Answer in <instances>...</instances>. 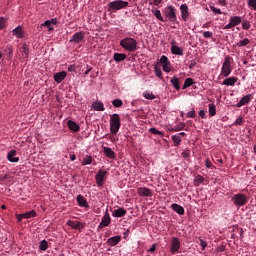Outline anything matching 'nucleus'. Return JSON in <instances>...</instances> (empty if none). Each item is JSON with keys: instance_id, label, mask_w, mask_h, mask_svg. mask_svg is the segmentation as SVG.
I'll list each match as a JSON object with an SVG mask.
<instances>
[{"instance_id": "48", "label": "nucleus", "mask_w": 256, "mask_h": 256, "mask_svg": "<svg viewBox=\"0 0 256 256\" xmlns=\"http://www.w3.org/2000/svg\"><path fill=\"white\" fill-rule=\"evenodd\" d=\"M244 123H245V120H244L241 116H239V117L234 121L233 125L237 127V125H243Z\"/></svg>"}, {"instance_id": "36", "label": "nucleus", "mask_w": 256, "mask_h": 256, "mask_svg": "<svg viewBox=\"0 0 256 256\" xmlns=\"http://www.w3.org/2000/svg\"><path fill=\"white\" fill-rule=\"evenodd\" d=\"M209 108V116L210 117H215V115H217V106H215V104H209L208 105Z\"/></svg>"}, {"instance_id": "15", "label": "nucleus", "mask_w": 256, "mask_h": 256, "mask_svg": "<svg viewBox=\"0 0 256 256\" xmlns=\"http://www.w3.org/2000/svg\"><path fill=\"white\" fill-rule=\"evenodd\" d=\"M111 224V216L109 215V212H106L104 216L102 217V220L98 226L100 229H104V227H109Z\"/></svg>"}, {"instance_id": "45", "label": "nucleus", "mask_w": 256, "mask_h": 256, "mask_svg": "<svg viewBox=\"0 0 256 256\" xmlns=\"http://www.w3.org/2000/svg\"><path fill=\"white\" fill-rule=\"evenodd\" d=\"M154 73H155L156 77H158L159 79H163V71H161V68L155 66Z\"/></svg>"}, {"instance_id": "5", "label": "nucleus", "mask_w": 256, "mask_h": 256, "mask_svg": "<svg viewBox=\"0 0 256 256\" xmlns=\"http://www.w3.org/2000/svg\"><path fill=\"white\" fill-rule=\"evenodd\" d=\"M232 202L235 207H243L244 205H247V195L243 193L234 194L232 196Z\"/></svg>"}, {"instance_id": "16", "label": "nucleus", "mask_w": 256, "mask_h": 256, "mask_svg": "<svg viewBox=\"0 0 256 256\" xmlns=\"http://www.w3.org/2000/svg\"><path fill=\"white\" fill-rule=\"evenodd\" d=\"M137 193L140 197H152L153 196L151 189H149L147 187H139L137 189Z\"/></svg>"}, {"instance_id": "28", "label": "nucleus", "mask_w": 256, "mask_h": 256, "mask_svg": "<svg viewBox=\"0 0 256 256\" xmlns=\"http://www.w3.org/2000/svg\"><path fill=\"white\" fill-rule=\"evenodd\" d=\"M94 111H105V105L101 101H96L92 104Z\"/></svg>"}, {"instance_id": "29", "label": "nucleus", "mask_w": 256, "mask_h": 256, "mask_svg": "<svg viewBox=\"0 0 256 256\" xmlns=\"http://www.w3.org/2000/svg\"><path fill=\"white\" fill-rule=\"evenodd\" d=\"M120 241H121V236H114L109 238L107 240V243L108 245H110V247H115V245H117Z\"/></svg>"}, {"instance_id": "44", "label": "nucleus", "mask_w": 256, "mask_h": 256, "mask_svg": "<svg viewBox=\"0 0 256 256\" xmlns=\"http://www.w3.org/2000/svg\"><path fill=\"white\" fill-rule=\"evenodd\" d=\"M7 27V18L0 17V31H3Z\"/></svg>"}, {"instance_id": "32", "label": "nucleus", "mask_w": 256, "mask_h": 256, "mask_svg": "<svg viewBox=\"0 0 256 256\" xmlns=\"http://www.w3.org/2000/svg\"><path fill=\"white\" fill-rule=\"evenodd\" d=\"M171 138L174 143V147H179L181 145V141H183V138L178 134L172 135Z\"/></svg>"}, {"instance_id": "23", "label": "nucleus", "mask_w": 256, "mask_h": 256, "mask_svg": "<svg viewBox=\"0 0 256 256\" xmlns=\"http://www.w3.org/2000/svg\"><path fill=\"white\" fill-rule=\"evenodd\" d=\"M67 77L66 71L57 72L54 74L55 83H61Z\"/></svg>"}, {"instance_id": "42", "label": "nucleus", "mask_w": 256, "mask_h": 256, "mask_svg": "<svg viewBox=\"0 0 256 256\" xmlns=\"http://www.w3.org/2000/svg\"><path fill=\"white\" fill-rule=\"evenodd\" d=\"M91 163H93V157L89 155L85 156L82 161V165H91Z\"/></svg>"}, {"instance_id": "47", "label": "nucleus", "mask_w": 256, "mask_h": 256, "mask_svg": "<svg viewBox=\"0 0 256 256\" xmlns=\"http://www.w3.org/2000/svg\"><path fill=\"white\" fill-rule=\"evenodd\" d=\"M113 107H123V100L121 99H114L112 101Z\"/></svg>"}, {"instance_id": "25", "label": "nucleus", "mask_w": 256, "mask_h": 256, "mask_svg": "<svg viewBox=\"0 0 256 256\" xmlns=\"http://www.w3.org/2000/svg\"><path fill=\"white\" fill-rule=\"evenodd\" d=\"M171 208L173 211H175V213H178V215H185V208H183V206L174 203L171 205Z\"/></svg>"}, {"instance_id": "21", "label": "nucleus", "mask_w": 256, "mask_h": 256, "mask_svg": "<svg viewBox=\"0 0 256 256\" xmlns=\"http://www.w3.org/2000/svg\"><path fill=\"white\" fill-rule=\"evenodd\" d=\"M238 79L235 76L228 77L223 80L222 85H225L226 87H233L235 86V83H237Z\"/></svg>"}, {"instance_id": "22", "label": "nucleus", "mask_w": 256, "mask_h": 256, "mask_svg": "<svg viewBox=\"0 0 256 256\" xmlns=\"http://www.w3.org/2000/svg\"><path fill=\"white\" fill-rule=\"evenodd\" d=\"M7 159L8 161H10V163H19V157H17V150H11L10 152H8Z\"/></svg>"}, {"instance_id": "55", "label": "nucleus", "mask_w": 256, "mask_h": 256, "mask_svg": "<svg viewBox=\"0 0 256 256\" xmlns=\"http://www.w3.org/2000/svg\"><path fill=\"white\" fill-rule=\"evenodd\" d=\"M205 166L207 169H211V167H213V162H211V160L209 158H207L205 160Z\"/></svg>"}, {"instance_id": "54", "label": "nucleus", "mask_w": 256, "mask_h": 256, "mask_svg": "<svg viewBox=\"0 0 256 256\" xmlns=\"http://www.w3.org/2000/svg\"><path fill=\"white\" fill-rule=\"evenodd\" d=\"M248 7H251L254 11H256V0H248Z\"/></svg>"}, {"instance_id": "64", "label": "nucleus", "mask_w": 256, "mask_h": 256, "mask_svg": "<svg viewBox=\"0 0 256 256\" xmlns=\"http://www.w3.org/2000/svg\"><path fill=\"white\" fill-rule=\"evenodd\" d=\"M68 71H69L70 73H74V71H76L75 66H74V65L68 66Z\"/></svg>"}, {"instance_id": "60", "label": "nucleus", "mask_w": 256, "mask_h": 256, "mask_svg": "<svg viewBox=\"0 0 256 256\" xmlns=\"http://www.w3.org/2000/svg\"><path fill=\"white\" fill-rule=\"evenodd\" d=\"M198 115H199V117H201V119H205V117H206L205 110H200L198 112Z\"/></svg>"}, {"instance_id": "37", "label": "nucleus", "mask_w": 256, "mask_h": 256, "mask_svg": "<svg viewBox=\"0 0 256 256\" xmlns=\"http://www.w3.org/2000/svg\"><path fill=\"white\" fill-rule=\"evenodd\" d=\"M249 43H251V40H249V38H244L236 43V47H247Z\"/></svg>"}, {"instance_id": "11", "label": "nucleus", "mask_w": 256, "mask_h": 256, "mask_svg": "<svg viewBox=\"0 0 256 256\" xmlns=\"http://www.w3.org/2000/svg\"><path fill=\"white\" fill-rule=\"evenodd\" d=\"M241 16H233L230 18V22L224 26L223 29H233V27H237V25H241Z\"/></svg>"}, {"instance_id": "39", "label": "nucleus", "mask_w": 256, "mask_h": 256, "mask_svg": "<svg viewBox=\"0 0 256 256\" xmlns=\"http://www.w3.org/2000/svg\"><path fill=\"white\" fill-rule=\"evenodd\" d=\"M194 83L195 81L193 80V78H186L182 89H187L188 87H191V85H193Z\"/></svg>"}, {"instance_id": "8", "label": "nucleus", "mask_w": 256, "mask_h": 256, "mask_svg": "<svg viewBox=\"0 0 256 256\" xmlns=\"http://www.w3.org/2000/svg\"><path fill=\"white\" fill-rule=\"evenodd\" d=\"M160 63L162 65L164 73H171V61H169V58H167V56L162 55L160 58Z\"/></svg>"}, {"instance_id": "41", "label": "nucleus", "mask_w": 256, "mask_h": 256, "mask_svg": "<svg viewBox=\"0 0 256 256\" xmlns=\"http://www.w3.org/2000/svg\"><path fill=\"white\" fill-rule=\"evenodd\" d=\"M225 249H227V246L225 245V243H221L215 248V253H223Z\"/></svg>"}, {"instance_id": "17", "label": "nucleus", "mask_w": 256, "mask_h": 256, "mask_svg": "<svg viewBox=\"0 0 256 256\" xmlns=\"http://www.w3.org/2000/svg\"><path fill=\"white\" fill-rule=\"evenodd\" d=\"M12 34L16 39H23V37H25V31H23V26H18L13 29Z\"/></svg>"}, {"instance_id": "18", "label": "nucleus", "mask_w": 256, "mask_h": 256, "mask_svg": "<svg viewBox=\"0 0 256 256\" xmlns=\"http://www.w3.org/2000/svg\"><path fill=\"white\" fill-rule=\"evenodd\" d=\"M67 126L68 129H70V131H73L74 133H79V131H81V126H79V124H77V122L73 120H68Z\"/></svg>"}, {"instance_id": "59", "label": "nucleus", "mask_w": 256, "mask_h": 256, "mask_svg": "<svg viewBox=\"0 0 256 256\" xmlns=\"http://www.w3.org/2000/svg\"><path fill=\"white\" fill-rule=\"evenodd\" d=\"M16 219H17L18 223H21V221H23V219H25V215L24 214H16Z\"/></svg>"}, {"instance_id": "33", "label": "nucleus", "mask_w": 256, "mask_h": 256, "mask_svg": "<svg viewBox=\"0 0 256 256\" xmlns=\"http://www.w3.org/2000/svg\"><path fill=\"white\" fill-rule=\"evenodd\" d=\"M143 97L148 101H153V99H157V96H155V94H153V92L149 90H146L145 92H143Z\"/></svg>"}, {"instance_id": "46", "label": "nucleus", "mask_w": 256, "mask_h": 256, "mask_svg": "<svg viewBox=\"0 0 256 256\" xmlns=\"http://www.w3.org/2000/svg\"><path fill=\"white\" fill-rule=\"evenodd\" d=\"M150 133H152V135H160V137H163V135H165L162 131L157 130V128L152 127L149 129Z\"/></svg>"}, {"instance_id": "57", "label": "nucleus", "mask_w": 256, "mask_h": 256, "mask_svg": "<svg viewBox=\"0 0 256 256\" xmlns=\"http://www.w3.org/2000/svg\"><path fill=\"white\" fill-rule=\"evenodd\" d=\"M200 245L202 247V251H205V249L207 248V241L200 239Z\"/></svg>"}, {"instance_id": "20", "label": "nucleus", "mask_w": 256, "mask_h": 256, "mask_svg": "<svg viewBox=\"0 0 256 256\" xmlns=\"http://www.w3.org/2000/svg\"><path fill=\"white\" fill-rule=\"evenodd\" d=\"M83 39H85V33L84 32H76L72 36L70 43H81Z\"/></svg>"}, {"instance_id": "10", "label": "nucleus", "mask_w": 256, "mask_h": 256, "mask_svg": "<svg viewBox=\"0 0 256 256\" xmlns=\"http://www.w3.org/2000/svg\"><path fill=\"white\" fill-rule=\"evenodd\" d=\"M170 51H171L172 55H178L180 57H183V55H184L183 48L180 46H177V41H175V40H173L171 42Z\"/></svg>"}, {"instance_id": "1", "label": "nucleus", "mask_w": 256, "mask_h": 256, "mask_svg": "<svg viewBox=\"0 0 256 256\" xmlns=\"http://www.w3.org/2000/svg\"><path fill=\"white\" fill-rule=\"evenodd\" d=\"M137 40L131 37H125L120 41V47L124 49V51H129L130 53H135L137 51Z\"/></svg>"}, {"instance_id": "50", "label": "nucleus", "mask_w": 256, "mask_h": 256, "mask_svg": "<svg viewBox=\"0 0 256 256\" xmlns=\"http://www.w3.org/2000/svg\"><path fill=\"white\" fill-rule=\"evenodd\" d=\"M210 10L212 11V13H215L216 15H222L223 14L221 9L216 8L215 6H210Z\"/></svg>"}, {"instance_id": "43", "label": "nucleus", "mask_w": 256, "mask_h": 256, "mask_svg": "<svg viewBox=\"0 0 256 256\" xmlns=\"http://www.w3.org/2000/svg\"><path fill=\"white\" fill-rule=\"evenodd\" d=\"M183 129H185V122H179L175 128L172 129V131H183Z\"/></svg>"}, {"instance_id": "34", "label": "nucleus", "mask_w": 256, "mask_h": 256, "mask_svg": "<svg viewBox=\"0 0 256 256\" xmlns=\"http://www.w3.org/2000/svg\"><path fill=\"white\" fill-rule=\"evenodd\" d=\"M170 83L171 85H173L176 91H179L181 89V86L179 85V78H177V76L172 77Z\"/></svg>"}, {"instance_id": "38", "label": "nucleus", "mask_w": 256, "mask_h": 256, "mask_svg": "<svg viewBox=\"0 0 256 256\" xmlns=\"http://www.w3.org/2000/svg\"><path fill=\"white\" fill-rule=\"evenodd\" d=\"M33 217H37V212L35 210L24 213V219H33Z\"/></svg>"}, {"instance_id": "19", "label": "nucleus", "mask_w": 256, "mask_h": 256, "mask_svg": "<svg viewBox=\"0 0 256 256\" xmlns=\"http://www.w3.org/2000/svg\"><path fill=\"white\" fill-rule=\"evenodd\" d=\"M180 12L182 20L187 21V19H189V6H187V4H182L180 6Z\"/></svg>"}, {"instance_id": "58", "label": "nucleus", "mask_w": 256, "mask_h": 256, "mask_svg": "<svg viewBox=\"0 0 256 256\" xmlns=\"http://www.w3.org/2000/svg\"><path fill=\"white\" fill-rule=\"evenodd\" d=\"M5 53H7L8 55H13V47L7 46L5 48Z\"/></svg>"}, {"instance_id": "6", "label": "nucleus", "mask_w": 256, "mask_h": 256, "mask_svg": "<svg viewBox=\"0 0 256 256\" xmlns=\"http://www.w3.org/2000/svg\"><path fill=\"white\" fill-rule=\"evenodd\" d=\"M164 15L170 23H175L177 21V13L175 12V7L173 6H168L167 11L164 12Z\"/></svg>"}, {"instance_id": "4", "label": "nucleus", "mask_w": 256, "mask_h": 256, "mask_svg": "<svg viewBox=\"0 0 256 256\" xmlns=\"http://www.w3.org/2000/svg\"><path fill=\"white\" fill-rule=\"evenodd\" d=\"M125 7H129V2L123 0H115L108 4L109 11H119Z\"/></svg>"}, {"instance_id": "53", "label": "nucleus", "mask_w": 256, "mask_h": 256, "mask_svg": "<svg viewBox=\"0 0 256 256\" xmlns=\"http://www.w3.org/2000/svg\"><path fill=\"white\" fill-rule=\"evenodd\" d=\"M186 117L188 119H195V109H192L191 111L187 112Z\"/></svg>"}, {"instance_id": "56", "label": "nucleus", "mask_w": 256, "mask_h": 256, "mask_svg": "<svg viewBox=\"0 0 256 256\" xmlns=\"http://www.w3.org/2000/svg\"><path fill=\"white\" fill-rule=\"evenodd\" d=\"M242 29H244L245 31L251 29V24L249 22H244L242 24Z\"/></svg>"}, {"instance_id": "3", "label": "nucleus", "mask_w": 256, "mask_h": 256, "mask_svg": "<svg viewBox=\"0 0 256 256\" xmlns=\"http://www.w3.org/2000/svg\"><path fill=\"white\" fill-rule=\"evenodd\" d=\"M231 61H233V58L231 56H226L224 58V62L222 64L220 75L222 77H229L231 75Z\"/></svg>"}, {"instance_id": "63", "label": "nucleus", "mask_w": 256, "mask_h": 256, "mask_svg": "<svg viewBox=\"0 0 256 256\" xmlns=\"http://www.w3.org/2000/svg\"><path fill=\"white\" fill-rule=\"evenodd\" d=\"M211 27V21L206 22L205 24L202 25V29H209Z\"/></svg>"}, {"instance_id": "62", "label": "nucleus", "mask_w": 256, "mask_h": 256, "mask_svg": "<svg viewBox=\"0 0 256 256\" xmlns=\"http://www.w3.org/2000/svg\"><path fill=\"white\" fill-rule=\"evenodd\" d=\"M218 4L221 5L222 7L227 6V0H218Z\"/></svg>"}, {"instance_id": "27", "label": "nucleus", "mask_w": 256, "mask_h": 256, "mask_svg": "<svg viewBox=\"0 0 256 256\" xmlns=\"http://www.w3.org/2000/svg\"><path fill=\"white\" fill-rule=\"evenodd\" d=\"M202 183H205V177L201 176L200 174L196 175L193 180L194 187H199V185H202Z\"/></svg>"}, {"instance_id": "35", "label": "nucleus", "mask_w": 256, "mask_h": 256, "mask_svg": "<svg viewBox=\"0 0 256 256\" xmlns=\"http://www.w3.org/2000/svg\"><path fill=\"white\" fill-rule=\"evenodd\" d=\"M152 13L156 17V19H158V21H162V23H165V19H163V16L161 15V10L153 9Z\"/></svg>"}, {"instance_id": "30", "label": "nucleus", "mask_w": 256, "mask_h": 256, "mask_svg": "<svg viewBox=\"0 0 256 256\" xmlns=\"http://www.w3.org/2000/svg\"><path fill=\"white\" fill-rule=\"evenodd\" d=\"M127 215V210L124 208H118L114 210L113 217H125Z\"/></svg>"}, {"instance_id": "2", "label": "nucleus", "mask_w": 256, "mask_h": 256, "mask_svg": "<svg viewBox=\"0 0 256 256\" xmlns=\"http://www.w3.org/2000/svg\"><path fill=\"white\" fill-rule=\"evenodd\" d=\"M121 129V116L119 114L110 115V133L117 135Z\"/></svg>"}, {"instance_id": "49", "label": "nucleus", "mask_w": 256, "mask_h": 256, "mask_svg": "<svg viewBox=\"0 0 256 256\" xmlns=\"http://www.w3.org/2000/svg\"><path fill=\"white\" fill-rule=\"evenodd\" d=\"M22 53H24L25 57H29V46L27 44H23Z\"/></svg>"}, {"instance_id": "13", "label": "nucleus", "mask_w": 256, "mask_h": 256, "mask_svg": "<svg viewBox=\"0 0 256 256\" xmlns=\"http://www.w3.org/2000/svg\"><path fill=\"white\" fill-rule=\"evenodd\" d=\"M66 225H68V227H70L71 229H77L78 231H81L85 228V224L75 220H68L66 222Z\"/></svg>"}, {"instance_id": "7", "label": "nucleus", "mask_w": 256, "mask_h": 256, "mask_svg": "<svg viewBox=\"0 0 256 256\" xmlns=\"http://www.w3.org/2000/svg\"><path fill=\"white\" fill-rule=\"evenodd\" d=\"M107 175V170H99L95 176V180H96V185H98V187H103L104 183H105V176Z\"/></svg>"}, {"instance_id": "61", "label": "nucleus", "mask_w": 256, "mask_h": 256, "mask_svg": "<svg viewBox=\"0 0 256 256\" xmlns=\"http://www.w3.org/2000/svg\"><path fill=\"white\" fill-rule=\"evenodd\" d=\"M155 249H157V244H152V246L149 248L150 253H155Z\"/></svg>"}, {"instance_id": "31", "label": "nucleus", "mask_w": 256, "mask_h": 256, "mask_svg": "<svg viewBox=\"0 0 256 256\" xmlns=\"http://www.w3.org/2000/svg\"><path fill=\"white\" fill-rule=\"evenodd\" d=\"M125 59H127V54H123V53L114 54V61H116L117 63H121V61H125Z\"/></svg>"}, {"instance_id": "24", "label": "nucleus", "mask_w": 256, "mask_h": 256, "mask_svg": "<svg viewBox=\"0 0 256 256\" xmlns=\"http://www.w3.org/2000/svg\"><path fill=\"white\" fill-rule=\"evenodd\" d=\"M103 153H104V155H106L108 157V159H115V157H117V155L115 154V151H113L109 147H104Z\"/></svg>"}, {"instance_id": "52", "label": "nucleus", "mask_w": 256, "mask_h": 256, "mask_svg": "<svg viewBox=\"0 0 256 256\" xmlns=\"http://www.w3.org/2000/svg\"><path fill=\"white\" fill-rule=\"evenodd\" d=\"M204 39H211L213 37V32L211 31H205L203 32Z\"/></svg>"}, {"instance_id": "9", "label": "nucleus", "mask_w": 256, "mask_h": 256, "mask_svg": "<svg viewBox=\"0 0 256 256\" xmlns=\"http://www.w3.org/2000/svg\"><path fill=\"white\" fill-rule=\"evenodd\" d=\"M179 249H181V241H179V238L173 237L170 245L171 255H175V253H177Z\"/></svg>"}, {"instance_id": "26", "label": "nucleus", "mask_w": 256, "mask_h": 256, "mask_svg": "<svg viewBox=\"0 0 256 256\" xmlns=\"http://www.w3.org/2000/svg\"><path fill=\"white\" fill-rule=\"evenodd\" d=\"M77 203L80 207L89 208V203L87 202V199H85V197H83V195L77 196Z\"/></svg>"}, {"instance_id": "14", "label": "nucleus", "mask_w": 256, "mask_h": 256, "mask_svg": "<svg viewBox=\"0 0 256 256\" xmlns=\"http://www.w3.org/2000/svg\"><path fill=\"white\" fill-rule=\"evenodd\" d=\"M252 100L253 94H247L240 99V101L236 104V107H243L245 105H249Z\"/></svg>"}, {"instance_id": "51", "label": "nucleus", "mask_w": 256, "mask_h": 256, "mask_svg": "<svg viewBox=\"0 0 256 256\" xmlns=\"http://www.w3.org/2000/svg\"><path fill=\"white\" fill-rule=\"evenodd\" d=\"M183 159H189V157H191V151L190 150H184L182 153H181Z\"/></svg>"}, {"instance_id": "12", "label": "nucleus", "mask_w": 256, "mask_h": 256, "mask_svg": "<svg viewBox=\"0 0 256 256\" xmlns=\"http://www.w3.org/2000/svg\"><path fill=\"white\" fill-rule=\"evenodd\" d=\"M53 25H57V18L46 20L40 25V29H43V27H47L49 32H53L55 30V28H53Z\"/></svg>"}, {"instance_id": "40", "label": "nucleus", "mask_w": 256, "mask_h": 256, "mask_svg": "<svg viewBox=\"0 0 256 256\" xmlns=\"http://www.w3.org/2000/svg\"><path fill=\"white\" fill-rule=\"evenodd\" d=\"M40 251H47L49 249V244L47 243V240H42L39 244Z\"/></svg>"}]
</instances>
